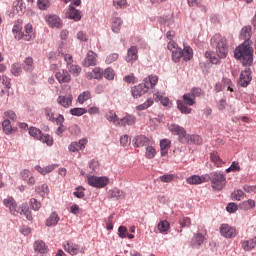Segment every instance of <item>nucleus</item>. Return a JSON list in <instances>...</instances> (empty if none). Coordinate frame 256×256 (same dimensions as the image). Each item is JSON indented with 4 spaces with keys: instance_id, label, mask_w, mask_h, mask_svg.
Here are the masks:
<instances>
[{
    "instance_id": "f257e3e1",
    "label": "nucleus",
    "mask_w": 256,
    "mask_h": 256,
    "mask_svg": "<svg viewBox=\"0 0 256 256\" xmlns=\"http://www.w3.org/2000/svg\"><path fill=\"white\" fill-rule=\"evenodd\" d=\"M240 37L245 42L236 48L234 57L241 61L243 65H252L253 63V49L249 47V39H251V26H245L240 32Z\"/></svg>"
},
{
    "instance_id": "f03ea898",
    "label": "nucleus",
    "mask_w": 256,
    "mask_h": 256,
    "mask_svg": "<svg viewBox=\"0 0 256 256\" xmlns=\"http://www.w3.org/2000/svg\"><path fill=\"white\" fill-rule=\"evenodd\" d=\"M159 82V77L157 75H150L144 79V82L134 86L131 89L132 97L134 99H139V97H143L145 93L149 91V89H154L155 85Z\"/></svg>"
},
{
    "instance_id": "7ed1b4c3",
    "label": "nucleus",
    "mask_w": 256,
    "mask_h": 256,
    "mask_svg": "<svg viewBox=\"0 0 256 256\" xmlns=\"http://www.w3.org/2000/svg\"><path fill=\"white\" fill-rule=\"evenodd\" d=\"M211 45L215 47L216 53L220 59H225L229 53V46H227V39L220 34H216L211 38Z\"/></svg>"
},
{
    "instance_id": "20e7f679",
    "label": "nucleus",
    "mask_w": 256,
    "mask_h": 256,
    "mask_svg": "<svg viewBox=\"0 0 256 256\" xmlns=\"http://www.w3.org/2000/svg\"><path fill=\"white\" fill-rule=\"evenodd\" d=\"M4 205L5 207H8L10 209V213L12 215H24L28 221H33V215L29 211V208L24 207V208H19L17 206V202H15V199L13 197L4 199Z\"/></svg>"
},
{
    "instance_id": "39448f33",
    "label": "nucleus",
    "mask_w": 256,
    "mask_h": 256,
    "mask_svg": "<svg viewBox=\"0 0 256 256\" xmlns=\"http://www.w3.org/2000/svg\"><path fill=\"white\" fill-rule=\"evenodd\" d=\"M168 129L172 133V135L178 136L179 143H189V135H187V131H185V128L179 126L178 124H170L168 126Z\"/></svg>"
},
{
    "instance_id": "423d86ee",
    "label": "nucleus",
    "mask_w": 256,
    "mask_h": 256,
    "mask_svg": "<svg viewBox=\"0 0 256 256\" xmlns=\"http://www.w3.org/2000/svg\"><path fill=\"white\" fill-rule=\"evenodd\" d=\"M29 135L33 137L34 139H37L38 141H41V143H46L49 147L53 145V138H51L50 135H43V132L36 127H30L29 128Z\"/></svg>"
},
{
    "instance_id": "0eeeda50",
    "label": "nucleus",
    "mask_w": 256,
    "mask_h": 256,
    "mask_svg": "<svg viewBox=\"0 0 256 256\" xmlns=\"http://www.w3.org/2000/svg\"><path fill=\"white\" fill-rule=\"evenodd\" d=\"M211 183L214 191H221V189H223L227 183L225 174H222L221 172H213Z\"/></svg>"
},
{
    "instance_id": "6e6552de",
    "label": "nucleus",
    "mask_w": 256,
    "mask_h": 256,
    "mask_svg": "<svg viewBox=\"0 0 256 256\" xmlns=\"http://www.w3.org/2000/svg\"><path fill=\"white\" fill-rule=\"evenodd\" d=\"M87 183L91 187H96L97 189H102L103 187H107L109 183V178L107 177H97V176H88Z\"/></svg>"
},
{
    "instance_id": "1a4fd4ad",
    "label": "nucleus",
    "mask_w": 256,
    "mask_h": 256,
    "mask_svg": "<svg viewBox=\"0 0 256 256\" xmlns=\"http://www.w3.org/2000/svg\"><path fill=\"white\" fill-rule=\"evenodd\" d=\"M25 33H19L15 36V39L18 41H21V39H24V41H33L35 39V32H33V25L26 24L25 25Z\"/></svg>"
},
{
    "instance_id": "9d476101",
    "label": "nucleus",
    "mask_w": 256,
    "mask_h": 256,
    "mask_svg": "<svg viewBox=\"0 0 256 256\" xmlns=\"http://www.w3.org/2000/svg\"><path fill=\"white\" fill-rule=\"evenodd\" d=\"M220 233L222 237L231 239L237 236V229H235V227L229 226L228 224H222L220 227Z\"/></svg>"
},
{
    "instance_id": "9b49d317",
    "label": "nucleus",
    "mask_w": 256,
    "mask_h": 256,
    "mask_svg": "<svg viewBox=\"0 0 256 256\" xmlns=\"http://www.w3.org/2000/svg\"><path fill=\"white\" fill-rule=\"evenodd\" d=\"M64 251L72 256L78 255L79 253L85 254V250H81V246L73 242H67L66 244H64Z\"/></svg>"
},
{
    "instance_id": "f8f14e48",
    "label": "nucleus",
    "mask_w": 256,
    "mask_h": 256,
    "mask_svg": "<svg viewBox=\"0 0 256 256\" xmlns=\"http://www.w3.org/2000/svg\"><path fill=\"white\" fill-rule=\"evenodd\" d=\"M55 79H57L58 83L61 85L71 83V74L68 70L63 69L55 73Z\"/></svg>"
},
{
    "instance_id": "ddd939ff",
    "label": "nucleus",
    "mask_w": 256,
    "mask_h": 256,
    "mask_svg": "<svg viewBox=\"0 0 256 256\" xmlns=\"http://www.w3.org/2000/svg\"><path fill=\"white\" fill-rule=\"evenodd\" d=\"M56 102L58 105H60V107L69 109V107L73 105V94H68L66 96L61 95L56 99Z\"/></svg>"
},
{
    "instance_id": "4468645a",
    "label": "nucleus",
    "mask_w": 256,
    "mask_h": 256,
    "mask_svg": "<svg viewBox=\"0 0 256 256\" xmlns=\"http://www.w3.org/2000/svg\"><path fill=\"white\" fill-rule=\"evenodd\" d=\"M45 21L49 25V27H55L56 29H61V27H63V22L61 21V18L57 15H48L45 17Z\"/></svg>"
},
{
    "instance_id": "2eb2a0df",
    "label": "nucleus",
    "mask_w": 256,
    "mask_h": 256,
    "mask_svg": "<svg viewBox=\"0 0 256 256\" xmlns=\"http://www.w3.org/2000/svg\"><path fill=\"white\" fill-rule=\"evenodd\" d=\"M95 65H97V54L90 50L83 61V67H95Z\"/></svg>"
},
{
    "instance_id": "dca6fc26",
    "label": "nucleus",
    "mask_w": 256,
    "mask_h": 256,
    "mask_svg": "<svg viewBox=\"0 0 256 256\" xmlns=\"http://www.w3.org/2000/svg\"><path fill=\"white\" fill-rule=\"evenodd\" d=\"M251 70L250 69H246L244 71L241 72L240 74V79H239V83L241 85V87H247V85H249V83H251Z\"/></svg>"
},
{
    "instance_id": "f3484780",
    "label": "nucleus",
    "mask_w": 256,
    "mask_h": 256,
    "mask_svg": "<svg viewBox=\"0 0 256 256\" xmlns=\"http://www.w3.org/2000/svg\"><path fill=\"white\" fill-rule=\"evenodd\" d=\"M133 141L134 147H147L151 145V140L145 135L136 136Z\"/></svg>"
},
{
    "instance_id": "a211bd4d",
    "label": "nucleus",
    "mask_w": 256,
    "mask_h": 256,
    "mask_svg": "<svg viewBox=\"0 0 256 256\" xmlns=\"http://www.w3.org/2000/svg\"><path fill=\"white\" fill-rule=\"evenodd\" d=\"M85 145H87V139H81L79 142H72L68 149L71 151V153H77V151L85 149Z\"/></svg>"
},
{
    "instance_id": "6ab92c4d",
    "label": "nucleus",
    "mask_w": 256,
    "mask_h": 256,
    "mask_svg": "<svg viewBox=\"0 0 256 256\" xmlns=\"http://www.w3.org/2000/svg\"><path fill=\"white\" fill-rule=\"evenodd\" d=\"M137 118L131 114L125 115L122 119L119 120L118 125L121 127H127V125H135Z\"/></svg>"
},
{
    "instance_id": "aec40b11",
    "label": "nucleus",
    "mask_w": 256,
    "mask_h": 256,
    "mask_svg": "<svg viewBox=\"0 0 256 256\" xmlns=\"http://www.w3.org/2000/svg\"><path fill=\"white\" fill-rule=\"evenodd\" d=\"M34 251L35 253H39L40 255H45L49 251L47 248V244L43 242V240H37L34 242Z\"/></svg>"
},
{
    "instance_id": "412c9836",
    "label": "nucleus",
    "mask_w": 256,
    "mask_h": 256,
    "mask_svg": "<svg viewBox=\"0 0 256 256\" xmlns=\"http://www.w3.org/2000/svg\"><path fill=\"white\" fill-rule=\"evenodd\" d=\"M139 51L137 50V46H132L128 49L126 61L127 63H131V61H137L139 59L138 55Z\"/></svg>"
},
{
    "instance_id": "4be33fe9",
    "label": "nucleus",
    "mask_w": 256,
    "mask_h": 256,
    "mask_svg": "<svg viewBox=\"0 0 256 256\" xmlns=\"http://www.w3.org/2000/svg\"><path fill=\"white\" fill-rule=\"evenodd\" d=\"M169 149H171V140L163 139L160 141V151L162 157L169 155Z\"/></svg>"
},
{
    "instance_id": "5701e85b",
    "label": "nucleus",
    "mask_w": 256,
    "mask_h": 256,
    "mask_svg": "<svg viewBox=\"0 0 256 256\" xmlns=\"http://www.w3.org/2000/svg\"><path fill=\"white\" fill-rule=\"evenodd\" d=\"M205 241V236L202 233H196L191 240V246L199 249Z\"/></svg>"
},
{
    "instance_id": "b1692460",
    "label": "nucleus",
    "mask_w": 256,
    "mask_h": 256,
    "mask_svg": "<svg viewBox=\"0 0 256 256\" xmlns=\"http://www.w3.org/2000/svg\"><path fill=\"white\" fill-rule=\"evenodd\" d=\"M69 19H73L74 21H81V11L75 9L73 6L70 5L66 13Z\"/></svg>"
},
{
    "instance_id": "393cba45",
    "label": "nucleus",
    "mask_w": 256,
    "mask_h": 256,
    "mask_svg": "<svg viewBox=\"0 0 256 256\" xmlns=\"http://www.w3.org/2000/svg\"><path fill=\"white\" fill-rule=\"evenodd\" d=\"M210 160L216 167H223V165H225V162L221 159L218 152H212L210 154Z\"/></svg>"
},
{
    "instance_id": "a878e982",
    "label": "nucleus",
    "mask_w": 256,
    "mask_h": 256,
    "mask_svg": "<svg viewBox=\"0 0 256 256\" xmlns=\"http://www.w3.org/2000/svg\"><path fill=\"white\" fill-rule=\"evenodd\" d=\"M59 221V215L56 214V212H53L46 220V227H54L55 225H57V223H59Z\"/></svg>"
},
{
    "instance_id": "bb28decb",
    "label": "nucleus",
    "mask_w": 256,
    "mask_h": 256,
    "mask_svg": "<svg viewBox=\"0 0 256 256\" xmlns=\"http://www.w3.org/2000/svg\"><path fill=\"white\" fill-rule=\"evenodd\" d=\"M182 57L184 61H191V59H193V48L185 46L182 50Z\"/></svg>"
},
{
    "instance_id": "cd10ccee",
    "label": "nucleus",
    "mask_w": 256,
    "mask_h": 256,
    "mask_svg": "<svg viewBox=\"0 0 256 256\" xmlns=\"http://www.w3.org/2000/svg\"><path fill=\"white\" fill-rule=\"evenodd\" d=\"M184 105H188V107H193V105H195L196 101H195V97H193L190 92L186 93L183 95L182 97Z\"/></svg>"
},
{
    "instance_id": "c85d7f7f",
    "label": "nucleus",
    "mask_w": 256,
    "mask_h": 256,
    "mask_svg": "<svg viewBox=\"0 0 256 256\" xmlns=\"http://www.w3.org/2000/svg\"><path fill=\"white\" fill-rule=\"evenodd\" d=\"M2 128L6 135H11V133H13V131H15V128H13L11 126V121L9 119H5L2 122Z\"/></svg>"
},
{
    "instance_id": "c756f323",
    "label": "nucleus",
    "mask_w": 256,
    "mask_h": 256,
    "mask_svg": "<svg viewBox=\"0 0 256 256\" xmlns=\"http://www.w3.org/2000/svg\"><path fill=\"white\" fill-rule=\"evenodd\" d=\"M89 99H91V92L87 90L79 94L77 103L83 105V103H86V101H89Z\"/></svg>"
},
{
    "instance_id": "7c9ffc66",
    "label": "nucleus",
    "mask_w": 256,
    "mask_h": 256,
    "mask_svg": "<svg viewBox=\"0 0 256 256\" xmlns=\"http://www.w3.org/2000/svg\"><path fill=\"white\" fill-rule=\"evenodd\" d=\"M68 73L73 75V77H79L81 75V66L72 64L67 67Z\"/></svg>"
},
{
    "instance_id": "2f4dec72",
    "label": "nucleus",
    "mask_w": 256,
    "mask_h": 256,
    "mask_svg": "<svg viewBox=\"0 0 256 256\" xmlns=\"http://www.w3.org/2000/svg\"><path fill=\"white\" fill-rule=\"evenodd\" d=\"M121 25H123V20L121 18H114L112 21L113 33H119L121 31Z\"/></svg>"
},
{
    "instance_id": "473e14b6",
    "label": "nucleus",
    "mask_w": 256,
    "mask_h": 256,
    "mask_svg": "<svg viewBox=\"0 0 256 256\" xmlns=\"http://www.w3.org/2000/svg\"><path fill=\"white\" fill-rule=\"evenodd\" d=\"M177 108L179 111H181V113H184V115H189V113L193 111V109L189 108L187 104H184L181 100L177 101Z\"/></svg>"
},
{
    "instance_id": "72a5a7b5",
    "label": "nucleus",
    "mask_w": 256,
    "mask_h": 256,
    "mask_svg": "<svg viewBox=\"0 0 256 256\" xmlns=\"http://www.w3.org/2000/svg\"><path fill=\"white\" fill-rule=\"evenodd\" d=\"M36 193H38L40 197L44 198L46 195L49 194V186L47 184H42L36 187Z\"/></svg>"
},
{
    "instance_id": "f704fd0d",
    "label": "nucleus",
    "mask_w": 256,
    "mask_h": 256,
    "mask_svg": "<svg viewBox=\"0 0 256 256\" xmlns=\"http://www.w3.org/2000/svg\"><path fill=\"white\" fill-rule=\"evenodd\" d=\"M106 119L110 121L111 123H114V125H119V117H117V114L115 111L111 110L106 114Z\"/></svg>"
},
{
    "instance_id": "c9c22d12",
    "label": "nucleus",
    "mask_w": 256,
    "mask_h": 256,
    "mask_svg": "<svg viewBox=\"0 0 256 256\" xmlns=\"http://www.w3.org/2000/svg\"><path fill=\"white\" fill-rule=\"evenodd\" d=\"M189 141L186 143H190V145H201L203 143V139L199 135H188Z\"/></svg>"
},
{
    "instance_id": "e433bc0d",
    "label": "nucleus",
    "mask_w": 256,
    "mask_h": 256,
    "mask_svg": "<svg viewBox=\"0 0 256 256\" xmlns=\"http://www.w3.org/2000/svg\"><path fill=\"white\" fill-rule=\"evenodd\" d=\"M231 198L233 199V201H241V199H245V192H243V190L241 189L235 190L231 194Z\"/></svg>"
},
{
    "instance_id": "4c0bfd02",
    "label": "nucleus",
    "mask_w": 256,
    "mask_h": 256,
    "mask_svg": "<svg viewBox=\"0 0 256 256\" xmlns=\"http://www.w3.org/2000/svg\"><path fill=\"white\" fill-rule=\"evenodd\" d=\"M11 73L15 77H19V75H21V73H23V68L21 67V64H19V63L13 64L11 67Z\"/></svg>"
},
{
    "instance_id": "58836bf2",
    "label": "nucleus",
    "mask_w": 256,
    "mask_h": 256,
    "mask_svg": "<svg viewBox=\"0 0 256 256\" xmlns=\"http://www.w3.org/2000/svg\"><path fill=\"white\" fill-rule=\"evenodd\" d=\"M188 185H201V176L193 175L186 179Z\"/></svg>"
},
{
    "instance_id": "ea45409f",
    "label": "nucleus",
    "mask_w": 256,
    "mask_h": 256,
    "mask_svg": "<svg viewBox=\"0 0 256 256\" xmlns=\"http://www.w3.org/2000/svg\"><path fill=\"white\" fill-rule=\"evenodd\" d=\"M182 57H183V52L181 48H178L177 50H174L172 52V61H174V63H179Z\"/></svg>"
},
{
    "instance_id": "a19ab883",
    "label": "nucleus",
    "mask_w": 256,
    "mask_h": 256,
    "mask_svg": "<svg viewBox=\"0 0 256 256\" xmlns=\"http://www.w3.org/2000/svg\"><path fill=\"white\" fill-rule=\"evenodd\" d=\"M103 76L108 81H113L115 79V71L112 68H106L103 72Z\"/></svg>"
},
{
    "instance_id": "79ce46f5",
    "label": "nucleus",
    "mask_w": 256,
    "mask_h": 256,
    "mask_svg": "<svg viewBox=\"0 0 256 256\" xmlns=\"http://www.w3.org/2000/svg\"><path fill=\"white\" fill-rule=\"evenodd\" d=\"M155 155H157V150L153 146H147L146 147V153L145 156L147 159H154Z\"/></svg>"
},
{
    "instance_id": "37998d69",
    "label": "nucleus",
    "mask_w": 256,
    "mask_h": 256,
    "mask_svg": "<svg viewBox=\"0 0 256 256\" xmlns=\"http://www.w3.org/2000/svg\"><path fill=\"white\" fill-rule=\"evenodd\" d=\"M70 113L74 115L75 117H81L82 115H85L87 113V109L85 108H72L70 109Z\"/></svg>"
},
{
    "instance_id": "c03bdc74",
    "label": "nucleus",
    "mask_w": 256,
    "mask_h": 256,
    "mask_svg": "<svg viewBox=\"0 0 256 256\" xmlns=\"http://www.w3.org/2000/svg\"><path fill=\"white\" fill-rule=\"evenodd\" d=\"M170 224L167 222V220L160 221L158 224V230L160 233H167L169 231Z\"/></svg>"
},
{
    "instance_id": "a18cd8bd",
    "label": "nucleus",
    "mask_w": 256,
    "mask_h": 256,
    "mask_svg": "<svg viewBox=\"0 0 256 256\" xmlns=\"http://www.w3.org/2000/svg\"><path fill=\"white\" fill-rule=\"evenodd\" d=\"M179 224L181 229L185 227H191V218L183 216L180 218Z\"/></svg>"
},
{
    "instance_id": "49530a36",
    "label": "nucleus",
    "mask_w": 256,
    "mask_h": 256,
    "mask_svg": "<svg viewBox=\"0 0 256 256\" xmlns=\"http://www.w3.org/2000/svg\"><path fill=\"white\" fill-rule=\"evenodd\" d=\"M111 197H113V199H124L125 194L119 189H114L111 191Z\"/></svg>"
},
{
    "instance_id": "de8ad7c7",
    "label": "nucleus",
    "mask_w": 256,
    "mask_h": 256,
    "mask_svg": "<svg viewBox=\"0 0 256 256\" xmlns=\"http://www.w3.org/2000/svg\"><path fill=\"white\" fill-rule=\"evenodd\" d=\"M151 105H153V99L149 98L146 102L137 106V109L138 111H145V109H149Z\"/></svg>"
},
{
    "instance_id": "09e8293b",
    "label": "nucleus",
    "mask_w": 256,
    "mask_h": 256,
    "mask_svg": "<svg viewBox=\"0 0 256 256\" xmlns=\"http://www.w3.org/2000/svg\"><path fill=\"white\" fill-rule=\"evenodd\" d=\"M115 9H125L127 7V0H116L113 2Z\"/></svg>"
},
{
    "instance_id": "8fccbe9b",
    "label": "nucleus",
    "mask_w": 256,
    "mask_h": 256,
    "mask_svg": "<svg viewBox=\"0 0 256 256\" xmlns=\"http://www.w3.org/2000/svg\"><path fill=\"white\" fill-rule=\"evenodd\" d=\"M117 59H119V55L117 53H112L106 57L105 63H107V65H111V63H115Z\"/></svg>"
},
{
    "instance_id": "3c124183",
    "label": "nucleus",
    "mask_w": 256,
    "mask_h": 256,
    "mask_svg": "<svg viewBox=\"0 0 256 256\" xmlns=\"http://www.w3.org/2000/svg\"><path fill=\"white\" fill-rule=\"evenodd\" d=\"M30 207L34 211H39L41 209V202L37 201V199H35V198H31L30 199Z\"/></svg>"
},
{
    "instance_id": "603ef678",
    "label": "nucleus",
    "mask_w": 256,
    "mask_h": 256,
    "mask_svg": "<svg viewBox=\"0 0 256 256\" xmlns=\"http://www.w3.org/2000/svg\"><path fill=\"white\" fill-rule=\"evenodd\" d=\"M235 171H241V166L239 165L238 162H232L231 166L226 169V173H231Z\"/></svg>"
},
{
    "instance_id": "864d4df0",
    "label": "nucleus",
    "mask_w": 256,
    "mask_h": 256,
    "mask_svg": "<svg viewBox=\"0 0 256 256\" xmlns=\"http://www.w3.org/2000/svg\"><path fill=\"white\" fill-rule=\"evenodd\" d=\"M24 69L26 71H33V58H26L24 61Z\"/></svg>"
},
{
    "instance_id": "5fc2aeb1",
    "label": "nucleus",
    "mask_w": 256,
    "mask_h": 256,
    "mask_svg": "<svg viewBox=\"0 0 256 256\" xmlns=\"http://www.w3.org/2000/svg\"><path fill=\"white\" fill-rule=\"evenodd\" d=\"M173 179H175V174H165L160 177V181H162V183H171Z\"/></svg>"
},
{
    "instance_id": "6e6d98bb",
    "label": "nucleus",
    "mask_w": 256,
    "mask_h": 256,
    "mask_svg": "<svg viewBox=\"0 0 256 256\" xmlns=\"http://www.w3.org/2000/svg\"><path fill=\"white\" fill-rule=\"evenodd\" d=\"M255 207V200L249 199L242 203V209H253Z\"/></svg>"
},
{
    "instance_id": "4d7b16f0",
    "label": "nucleus",
    "mask_w": 256,
    "mask_h": 256,
    "mask_svg": "<svg viewBox=\"0 0 256 256\" xmlns=\"http://www.w3.org/2000/svg\"><path fill=\"white\" fill-rule=\"evenodd\" d=\"M118 233H119V237H121V239H126L127 235H129L127 227H125V226H120L118 228Z\"/></svg>"
},
{
    "instance_id": "13d9d810",
    "label": "nucleus",
    "mask_w": 256,
    "mask_h": 256,
    "mask_svg": "<svg viewBox=\"0 0 256 256\" xmlns=\"http://www.w3.org/2000/svg\"><path fill=\"white\" fill-rule=\"evenodd\" d=\"M6 119H11V121H17V114L13 110H8L4 112Z\"/></svg>"
},
{
    "instance_id": "bf43d9fd",
    "label": "nucleus",
    "mask_w": 256,
    "mask_h": 256,
    "mask_svg": "<svg viewBox=\"0 0 256 256\" xmlns=\"http://www.w3.org/2000/svg\"><path fill=\"white\" fill-rule=\"evenodd\" d=\"M94 73V79H103V69L96 67L92 70Z\"/></svg>"
},
{
    "instance_id": "052dcab7",
    "label": "nucleus",
    "mask_w": 256,
    "mask_h": 256,
    "mask_svg": "<svg viewBox=\"0 0 256 256\" xmlns=\"http://www.w3.org/2000/svg\"><path fill=\"white\" fill-rule=\"evenodd\" d=\"M37 5L39 9L45 11V9H47L51 4L49 3V0H38Z\"/></svg>"
},
{
    "instance_id": "680f3d73",
    "label": "nucleus",
    "mask_w": 256,
    "mask_h": 256,
    "mask_svg": "<svg viewBox=\"0 0 256 256\" xmlns=\"http://www.w3.org/2000/svg\"><path fill=\"white\" fill-rule=\"evenodd\" d=\"M115 217V214H111L110 216H108L107 220H106V228L108 231H112L113 229V219Z\"/></svg>"
},
{
    "instance_id": "e2e57ef3",
    "label": "nucleus",
    "mask_w": 256,
    "mask_h": 256,
    "mask_svg": "<svg viewBox=\"0 0 256 256\" xmlns=\"http://www.w3.org/2000/svg\"><path fill=\"white\" fill-rule=\"evenodd\" d=\"M190 94L194 99H197V97H201L203 90H201V88H192Z\"/></svg>"
},
{
    "instance_id": "0e129e2a",
    "label": "nucleus",
    "mask_w": 256,
    "mask_h": 256,
    "mask_svg": "<svg viewBox=\"0 0 256 256\" xmlns=\"http://www.w3.org/2000/svg\"><path fill=\"white\" fill-rule=\"evenodd\" d=\"M130 143H131V138H129L128 135H124L120 137V145H122V147H127V145H129Z\"/></svg>"
},
{
    "instance_id": "69168bd1",
    "label": "nucleus",
    "mask_w": 256,
    "mask_h": 256,
    "mask_svg": "<svg viewBox=\"0 0 256 256\" xmlns=\"http://www.w3.org/2000/svg\"><path fill=\"white\" fill-rule=\"evenodd\" d=\"M222 86L225 88L227 87L228 91L233 92V88H231V79L229 78H223L222 79Z\"/></svg>"
},
{
    "instance_id": "338daca9",
    "label": "nucleus",
    "mask_w": 256,
    "mask_h": 256,
    "mask_svg": "<svg viewBox=\"0 0 256 256\" xmlns=\"http://www.w3.org/2000/svg\"><path fill=\"white\" fill-rule=\"evenodd\" d=\"M226 210L228 211V213H235V211H237V204L235 203H229L228 206L226 207Z\"/></svg>"
},
{
    "instance_id": "774afa93",
    "label": "nucleus",
    "mask_w": 256,
    "mask_h": 256,
    "mask_svg": "<svg viewBox=\"0 0 256 256\" xmlns=\"http://www.w3.org/2000/svg\"><path fill=\"white\" fill-rule=\"evenodd\" d=\"M243 190L246 193H256V185L255 186L244 185Z\"/></svg>"
}]
</instances>
